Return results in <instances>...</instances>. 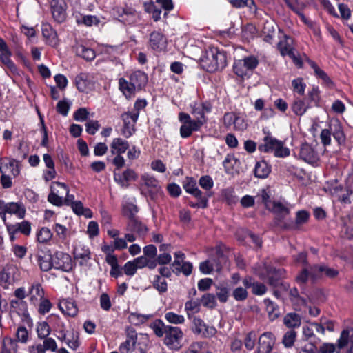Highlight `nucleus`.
<instances>
[{"mask_svg":"<svg viewBox=\"0 0 353 353\" xmlns=\"http://www.w3.org/2000/svg\"><path fill=\"white\" fill-rule=\"evenodd\" d=\"M200 64L204 70L213 72L226 65V57L216 48H209L201 56Z\"/></svg>","mask_w":353,"mask_h":353,"instance_id":"obj_1","label":"nucleus"},{"mask_svg":"<svg viewBox=\"0 0 353 353\" xmlns=\"http://www.w3.org/2000/svg\"><path fill=\"white\" fill-rule=\"evenodd\" d=\"M337 274L338 272L336 270L330 268L325 265H313L303 268V270L297 275L296 280L299 283L304 284L309 279L314 281L323 276L333 278Z\"/></svg>","mask_w":353,"mask_h":353,"instance_id":"obj_2","label":"nucleus"},{"mask_svg":"<svg viewBox=\"0 0 353 353\" xmlns=\"http://www.w3.org/2000/svg\"><path fill=\"white\" fill-rule=\"evenodd\" d=\"M179 120L182 123L180 128V135L183 138L189 137L192 132L199 130L201 127L206 122L203 113H201V117L192 119L188 114L180 112Z\"/></svg>","mask_w":353,"mask_h":353,"instance_id":"obj_3","label":"nucleus"},{"mask_svg":"<svg viewBox=\"0 0 353 353\" xmlns=\"http://www.w3.org/2000/svg\"><path fill=\"white\" fill-rule=\"evenodd\" d=\"M259 150L264 152H273L276 157L283 158L290 155V150L284 146V143L271 136L264 137L263 143L259 146Z\"/></svg>","mask_w":353,"mask_h":353,"instance_id":"obj_4","label":"nucleus"},{"mask_svg":"<svg viewBox=\"0 0 353 353\" xmlns=\"http://www.w3.org/2000/svg\"><path fill=\"white\" fill-rule=\"evenodd\" d=\"M350 343V332L344 330L341 332L336 343H324L319 347L320 353H341L347 348Z\"/></svg>","mask_w":353,"mask_h":353,"instance_id":"obj_5","label":"nucleus"},{"mask_svg":"<svg viewBox=\"0 0 353 353\" xmlns=\"http://www.w3.org/2000/svg\"><path fill=\"white\" fill-rule=\"evenodd\" d=\"M259 63L258 59L254 56H248L242 59L235 61L233 68L235 74L241 77H248Z\"/></svg>","mask_w":353,"mask_h":353,"instance_id":"obj_6","label":"nucleus"},{"mask_svg":"<svg viewBox=\"0 0 353 353\" xmlns=\"http://www.w3.org/2000/svg\"><path fill=\"white\" fill-rule=\"evenodd\" d=\"M183 337V333L179 327L168 325L165 327L163 343L170 350H179L182 347Z\"/></svg>","mask_w":353,"mask_h":353,"instance_id":"obj_7","label":"nucleus"},{"mask_svg":"<svg viewBox=\"0 0 353 353\" xmlns=\"http://www.w3.org/2000/svg\"><path fill=\"white\" fill-rule=\"evenodd\" d=\"M225 261L224 255L217 250L214 257H211L200 263L199 270L205 274H209L213 271L219 272L221 270L222 264Z\"/></svg>","mask_w":353,"mask_h":353,"instance_id":"obj_8","label":"nucleus"},{"mask_svg":"<svg viewBox=\"0 0 353 353\" xmlns=\"http://www.w3.org/2000/svg\"><path fill=\"white\" fill-rule=\"evenodd\" d=\"M278 48L282 56L287 55L290 57L296 65L299 67L302 66L301 60L295 54L294 48L293 47V40L291 37L284 35L283 39L278 43Z\"/></svg>","mask_w":353,"mask_h":353,"instance_id":"obj_9","label":"nucleus"},{"mask_svg":"<svg viewBox=\"0 0 353 353\" xmlns=\"http://www.w3.org/2000/svg\"><path fill=\"white\" fill-rule=\"evenodd\" d=\"M74 265L72 257L67 253L57 252L53 255V268L63 272H70Z\"/></svg>","mask_w":353,"mask_h":353,"instance_id":"obj_10","label":"nucleus"},{"mask_svg":"<svg viewBox=\"0 0 353 353\" xmlns=\"http://www.w3.org/2000/svg\"><path fill=\"white\" fill-rule=\"evenodd\" d=\"M0 210L3 213L15 215L19 219H23L26 214V208L20 202L0 201Z\"/></svg>","mask_w":353,"mask_h":353,"instance_id":"obj_11","label":"nucleus"},{"mask_svg":"<svg viewBox=\"0 0 353 353\" xmlns=\"http://www.w3.org/2000/svg\"><path fill=\"white\" fill-rule=\"evenodd\" d=\"M223 121L227 126H233L236 130H244L248 125L243 116L234 112L226 113L224 115Z\"/></svg>","mask_w":353,"mask_h":353,"instance_id":"obj_12","label":"nucleus"},{"mask_svg":"<svg viewBox=\"0 0 353 353\" xmlns=\"http://www.w3.org/2000/svg\"><path fill=\"white\" fill-rule=\"evenodd\" d=\"M275 343V337L271 332H264L259 339L258 353H270Z\"/></svg>","mask_w":353,"mask_h":353,"instance_id":"obj_13","label":"nucleus"},{"mask_svg":"<svg viewBox=\"0 0 353 353\" xmlns=\"http://www.w3.org/2000/svg\"><path fill=\"white\" fill-rule=\"evenodd\" d=\"M0 172L3 174H11L12 176H16L19 173L18 163L11 158H0Z\"/></svg>","mask_w":353,"mask_h":353,"instance_id":"obj_14","label":"nucleus"},{"mask_svg":"<svg viewBox=\"0 0 353 353\" xmlns=\"http://www.w3.org/2000/svg\"><path fill=\"white\" fill-rule=\"evenodd\" d=\"M50 5L52 17L54 19V20L59 23L64 21L66 18V4L65 1L52 0Z\"/></svg>","mask_w":353,"mask_h":353,"instance_id":"obj_15","label":"nucleus"},{"mask_svg":"<svg viewBox=\"0 0 353 353\" xmlns=\"http://www.w3.org/2000/svg\"><path fill=\"white\" fill-rule=\"evenodd\" d=\"M300 157L308 163H314L317 162L319 155L315 147L307 143L302 144L300 153Z\"/></svg>","mask_w":353,"mask_h":353,"instance_id":"obj_16","label":"nucleus"},{"mask_svg":"<svg viewBox=\"0 0 353 353\" xmlns=\"http://www.w3.org/2000/svg\"><path fill=\"white\" fill-rule=\"evenodd\" d=\"M193 325V332L203 337H210L216 334V330L214 327L207 325L199 318L194 319Z\"/></svg>","mask_w":353,"mask_h":353,"instance_id":"obj_17","label":"nucleus"},{"mask_svg":"<svg viewBox=\"0 0 353 353\" xmlns=\"http://www.w3.org/2000/svg\"><path fill=\"white\" fill-rule=\"evenodd\" d=\"M74 257L81 266H87L91 259V253L88 247L79 244L74 248Z\"/></svg>","mask_w":353,"mask_h":353,"instance_id":"obj_18","label":"nucleus"},{"mask_svg":"<svg viewBox=\"0 0 353 353\" xmlns=\"http://www.w3.org/2000/svg\"><path fill=\"white\" fill-rule=\"evenodd\" d=\"M268 210L275 214L279 221L285 219L290 213V208L286 204L276 201H274L273 203H268Z\"/></svg>","mask_w":353,"mask_h":353,"instance_id":"obj_19","label":"nucleus"},{"mask_svg":"<svg viewBox=\"0 0 353 353\" xmlns=\"http://www.w3.org/2000/svg\"><path fill=\"white\" fill-rule=\"evenodd\" d=\"M17 272L18 270L16 266L7 265L0 272V281L7 284H11L18 279Z\"/></svg>","mask_w":353,"mask_h":353,"instance_id":"obj_20","label":"nucleus"},{"mask_svg":"<svg viewBox=\"0 0 353 353\" xmlns=\"http://www.w3.org/2000/svg\"><path fill=\"white\" fill-rule=\"evenodd\" d=\"M114 180L123 188H127L129 185L128 182L136 181L138 175L132 169H126L122 174L114 173Z\"/></svg>","mask_w":353,"mask_h":353,"instance_id":"obj_21","label":"nucleus"},{"mask_svg":"<svg viewBox=\"0 0 353 353\" xmlns=\"http://www.w3.org/2000/svg\"><path fill=\"white\" fill-rule=\"evenodd\" d=\"M59 339L72 350H76L79 345V334L72 330L61 332Z\"/></svg>","mask_w":353,"mask_h":353,"instance_id":"obj_22","label":"nucleus"},{"mask_svg":"<svg viewBox=\"0 0 353 353\" xmlns=\"http://www.w3.org/2000/svg\"><path fill=\"white\" fill-rule=\"evenodd\" d=\"M75 83L80 92H88L93 88L90 76L87 73H81L75 79Z\"/></svg>","mask_w":353,"mask_h":353,"instance_id":"obj_23","label":"nucleus"},{"mask_svg":"<svg viewBox=\"0 0 353 353\" xmlns=\"http://www.w3.org/2000/svg\"><path fill=\"white\" fill-rule=\"evenodd\" d=\"M329 130L332 134L339 144H342L345 141V136L341 122L338 119H332L330 121Z\"/></svg>","mask_w":353,"mask_h":353,"instance_id":"obj_24","label":"nucleus"},{"mask_svg":"<svg viewBox=\"0 0 353 353\" xmlns=\"http://www.w3.org/2000/svg\"><path fill=\"white\" fill-rule=\"evenodd\" d=\"M10 56L11 52L10 51L6 43L4 40L0 38V59L11 71L15 72L16 67L10 59Z\"/></svg>","mask_w":353,"mask_h":353,"instance_id":"obj_25","label":"nucleus"},{"mask_svg":"<svg viewBox=\"0 0 353 353\" xmlns=\"http://www.w3.org/2000/svg\"><path fill=\"white\" fill-rule=\"evenodd\" d=\"M28 296L31 304L37 305L43 298H44V292L39 283H34L29 289Z\"/></svg>","mask_w":353,"mask_h":353,"instance_id":"obj_26","label":"nucleus"},{"mask_svg":"<svg viewBox=\"0 0 353 353\" xmlns=\"http://www.w3.org/2000/svg\"><path fill=\"white\" fill-rule=\"evenodd\" d=\"M166 39L159 32H154L150 34V45L154 50H163L166 47Z\"/></svg>","mask_w":353,"mask_h":353,"instance_id":"obj_27","label":"nucleus"},{"mask_svg":"<svg viewBox=\"0 0 353 353\" xmlns=\"http://www.w3.org/2000/svg\"><path fill=\"white\" fill-rule=\"evenodd\" d=\"M60 310L66 315L74 316L78 312L75 303L71 299H63L59 303Z\"/></svg>","mask_w":353,"mask_h":353,"instance_id":"obj_28","label":"nucleus"},{"mask_svg":"<svg viewBox=\"0 0 353 353\" xmlns=\"http://www.w3.org/2000/svg\"><path fill=\"white\" fill-rule=\"evenodd\" d=\"M129 148V144L127 141L121 138H115L110 143V152L112 154H121Z\"/></svg>","mask_w":353,"mask_h":353,"instance_id":"obj_29","label":"nucleus"},{"mask_svg":"<svg viewBox=\"0 0 353 353\" xmlns=\"http://www.w3.org/2000/svg\"><path fill=\"white\" fill-rule=\"evenodd\" d=\"M38 263L43 271H48L53 268V255L48 252H41L38 255Z\"/></svg>","mask_w":353,"mask_h":353,"instance_id":"obj_30","label":"nucleus"},{"mask_svg":"<svg viewBox=\"0 0 353 353\" xmlns=\"http://www.w3.org/2000/svg\"><path fill=\"white\" fill-rule=\"evenodd\" d=\"M42 34L46 39V42L52 46H57L59 41L57 32L52 29L49 24H43L42 26Z\"/></svg>","mask_w":353,"mask_h":353,"instance_id":"obj_31","label":"nucleus"},{"mask_svg":"<svg viewBox=\"0 0 353 353\" xmlns=\"http://www.w3.org/2000/svg\"><path fill=\"white\" fill-rule=\"evenodd\" d=\"M130 81L134 87L138 90H140L145 85L148 81V77L145 73L138 71L131 74Z\"/></svg>","mask_w":353,"mask_h":353,"instance_id":"obj_32","label":"nucleus"},{"mask_svg":"<svg viewBox=\"0 0 353 353\" xmlns=\"http://www.w3.org/2000/svg\"><path fill=\"white\" fill-rule=\"evenodd\" d=\"M52 189L53 191H57L60 194H65V202L70 205H72V202H75L74 201V196L72 194H69V190L65 184L61 182H55L54 185L52 186Z\"/></svg>","mask_w":353,"mask_h":353,"instance_id":"obj_33","label":"nucleus"},{"mask_svg":"<svg viewBox=\"0 0 353 353\" xmlns=\"http://www.w3.org/2000/svg\"><path fill=\"white\" fill-rule=\"evenodd\" d=\"M18 345L14 339L5 337L1 341L0 353H17Z\"/></svg>","mask_w":353,"mask_h":353,"instance_id":"obj_34","label":"nucleus"},{"mask_svg":"<svg viewBox=\"0 0 353 353\" xmlns=\"http://www.w3.org/2000/svg\"><path fill=\"white\" fill-rule=\"evenodd\" d=\"M277 26L273 21H266L263 28L264 40L270 43L276 32Z\"/></svg>","mask_w":353,"mask_h":353,"instance_id":"obj_35","label":"nucleus"},{"mask_svg":"<svg viewBox=\"0 0 353 353\" xmlns=\"http://www.w3.org/2000/svg\"><path fill=\"white\" fill-rule=\"evenodd\" d=\"M128 230L135 232L139 236H143L147 232V228L136 219H132L128 224Z\"/></svg>","mask_w":353,"mask_h":353,"instance_id":"obj_36","label":"nucleus"},{"mask_svg":"<svg viewBox=\"0 0 353 353\" xmlns=\"http://www.w3.org/2000/svg\"><path fill=\"white\" fill-rule=\"evenodd\" d=\"M271 168L265 161H261L256 163L254 175L257 178H266L270 173Z\"/></svg>","mask_w":353,"mask_h":353,"instance_id":"obj_37","label":"nucleus"},{"mask_svg":"<svg viewBox=\"0 0 353 353\" xmlns=\"http://www.w3.org/2000/svg\"><path fill=\"white\" fill-rule=\"evenodd\" d=\"M119 88L123 94L126 97V98L132 97L134 95L136 91L138 90L131 83L130 81L128 82L123 78L119 79Z\"/></svg>","mask_w":353,"mask_h":353,"instance_id":"obj_38","label":"nucleus"},{"mask_svg":"<svg viewBox=\"0 0 353 353\" xmlns=\"http://www.w3.org/2000/svg\"><path fill=\"white\" fill-rule=\"evenodd\" d=\"M141 179L143 181V185L150 188L151 191L158 192L160 190L159 182L154 176L145 173L141 175Z\"/></svg>","mask_w":353,"mask_h":353,"instance_id":"obj_39","label":"nucleus"},{"mask_svg":"<svg viewBox=\"0 0 353 353\" xmlns=\"http://www.w3.org/2000/svg\"><path fill=\"white\" fill-rule=\"evenodd\" d=\"M310 65L314 70L315 75L317 77L320 78L327 87L332 88L333 86V82L328 77V75L323 70H321L314 62L310 61Z\"/></svg>","mask_w":353,"mask_h":353,"instance_id":"obj_40","label":"nucleus"},{"mask_svg":"<svg viewBox=\"0 0 353 353\" xmlns=\"http://www.w3.org/2000/svg\"><path fill=\"white\" fill-rule=\"evenodd\" d=\"M183 188L187 192L194 195L196 197L199 198L201 196L202 193L198 189L196 181L192 178H186L183 184Z\"/></svg>","mask_w":353,"mask_h":353,"instance_id":"obj_41","label":"nucleus"},{"mask_svg":"<svg viewBox=\"0 0 353 353\" xmlns=\"http://www.w3.org/2000/svg\"><path fill=\"white\" fill-rule=\"evenodd\" d=\"M76 54L88 61H92L96 57L94 50L81 45L77 46Z\"/></svg>","mask_w":353,"mask_h":353,"instance_id":"obj_42","label":"nucleus"},{"mask_svg":"<svg viewBox=\"0 0 353 353\" xmlns=\"http://www.w3.org/2000/svg\"><path fill=\"white\" fill-rule=\"evenodd\" d=\"M301 322V317L296 313L287 314L283 319L284 324L290 328L299 327Z\"/></svg>","mask_w":353,"mask_h":353,"instance_id":"obj_43","label":"nucleus"},{"mask_svg":"<svg viewBox=\"0 0 353 353\" xmlns=\"http://www.w3.org/2000/svg\"><path fill=\"white\" fill-rule=\"evenodd\" d=\"M71 208L77 215H83L86 218H91L92 213L88 208H84L81 201L72 202Z\"/></svg>","mask_w":353,"mask_h":353,"instance_id":"obj_44","label":"nucleus"},{"mask_svg":"<svg viewBox=\"0 0 353 353\" xmlns=\"http://www.w3.org/2000/svg\"><path fill=\"white\" fill-rule=\"evenodd\" d=\"M309 106L305 104L304 101L297 99H295L292 105V110L294 113L298 116L303 115Z\"/></svg>","mask_w":353,"mask_h":353,"instance_id":"obj_45","label":"nucleus"},{"mask_svg":"<svg viewBox=\"0 0 353 353\" xmlns=\"http://www.w3.org/2000/svg\"><path fill=\"white\" fill-rule=\"evenodd\" d=\"M136 336L134 334H132L128 336L125 342H123L119 347L121 353H130L134 347L136 343Z\"/></svg>","mask_w":353,"mask_h":353,"instance_id":"obj_46","label":"nucleus"},{"mask_svg":"<svg viewBox=\"0 0 353 353\" xmlns=\"http://www.w3.org/2000/svg\"><path fill=\"white\" fill-rule=\"evenodd\" d=\"M154 288L160 293H164L167 291L168 285L165 278L155 275L152 281Z\"/></svg>","mask_w":353,"mask_h":353,"instance_id":"obj_47","label":"nucleus"},{"mask_svg":"<svg viewBox=\"0 0 353 353\" xmlns=\"http://www.w3.org/2000/svg\"><path fill=\"white\" fill-rule=\"evenodd\" d=\"M264 303L266 306V310L268 313L269 318L271 320L276 319L279 314L276 305L270 299H265Z\"/></svg>","mask_w":353,"mask_h":353,"instance_id":"obj_48","label":"nucleus"},{"mask_svg":"<svg viewBox=\"0 0 353 353\" xmlns=\"http://www.w3.org/2000/svg\"><path fill=\"white\" fill-rule=\"evenodd\" d=\"M152 317L150 314H141L139 313H131L129 315L130 321L134 325H139L145 323Z\"/></svg>","mask_w":353,"mask_h":353,"instance_id":"obj_49","label":"nucleus"},{"mask_svg":"<svg viewBox=\"0 0 353 353\" xmlns=\"http://www.w3.org/2000/svg\"><path fill=\"white\" fill-rule=\"evenodd\" d=\"M37 333L41 339H46L50 334V327L46 321L40 322L37 326Z\"/></svg>","mask_w":353,"mask_h":353,"instance_id":"obj_50","label":"nucleus"},{"mask_svg":"<svg viewBox=\"0 0 353 353\" xmlns=\"http://www.w3.org/2000/svg\"><path fill=\"white\" fill-rule=\"evenodd\" d=\"M15 336L17 338V340H15L17 343L20 342L23 344H26L29 340V332L24 326H19L17 327Z\"/></svg>","mask_w":353,"mask_h":353,"instance_id":"obj_51","label":"nucleus"},{"mask_svg":"<svg viewBox=\"0 0 353 353\" xmlns=\"http://www.w3.org/2000/svg\"><path fill=\"white\" fill-rule=\"evenodd\" d=\"M167 326L161 320H157L150 325V327L158 337H162L163 334H165Z\"/></svg>","mask_w":353,"mask_h":353,"instance_id":"obj_52","label":"nucleus"},{"mask_svg":"<svg viewBox=\"0 0 353 353\" xmlns=\"http://www.w3.org/2000/svg\"><path fill=\"white\" fill-rule=\"evenodd\" d=\"M165 319L168 323L172 324H182L185 321V318L183 315L177 314L173 312L165 313Z\"/></svg>","mask_w":353,"mask_h":353,"instance_id":"obj_53","label":"nucleus"},{"mask_svg":"<svg viewBox=\"0 0 353 353\" xmlns=\"http://www.w3.org/2000/svg\"><path fill=\"white\" fill-rule=\"evenodd\" d=\"M232 295L236 301H243L248 298V292L245 288L239 286L234 289Z\"/></svg>","mask_w":353,"mask_h":353,"instance_id":"obj_54","label":"nucleus"},{"mask_svg":"<svg viewBox=\"0 0 353 353\" xmlns=\"http://www.w3.org/2000/svg\"><path fill=\"white\" fill-rule=\"evenodd\" d=\"M239 161L233 155H227L223 164L227 172H230L236 165H239Z\"/></svg>","mask_w":353,"mask_h":353,"instance_id":"obj_55","label":"nucleus"},{"mask_svg":"<svg viewBox=\"0 0 353 353\" xmlns=\"http://www.w3.org/2000/svg\"><path fill=\"white\" fill-rule=\"evenodd\" d=\"M201 304L208 308H213L216 306V298L212 294H205L200 300Z\"/></svg>","mask_w":353,"mask_h":353,"instance_id":"obj_56","label":"nucleus"},{"mask_svg":"<svg viewBox=\"0 0 353 353\" xmlns=\"http://www.w3.org/2000/svg\"><path fill=\"white\" fill-rule=\"evenodd\" d=\"M296 332L294 330L288 331L283 336L282 343L285 347H291L296 339Z\"/></svg>","mask_w":353,"mask_h":353,"instance_id":"obj_57","label":"nucleus"},{"mask_svg":"<svg viewBox=\"0 0 353 353\" xmlns=\"http://www.w3.org/2000/svg\"><path fill=\"white\" fill-rule=\"evenodd\" d=\"M52 234L48 228H42L37 233V240L40 243H47L51 239Z\"/></svg>","mask_w":353,"mask_h":353,"instance_id":"obj_58","label":"nucleus"},{"mask_svg":"<svg viewBox=\"0 0 353 353\" xmlns=\"http://www.w3.org/2000/svg\"><path fill=\"white\" fill-rule=\"evenodd\" d=\"M292 85L294 92H297L301 95L304 94L306 85L305 83H303V79L297 78L296 79H294L292 82Z\"/></svg>","mask_w":353,"mask_h":353,"instance_id":"obj_59","label":"nucleus"},{"mask_svg":"<svg viewBox=\"0 0 353 353\" xmlns=\"http://www.w3.org/2000/svg\"><path fill=\"white\" fill-rule=\"evenodd\" d=\"M123 214L131 220L135 219L134 216L137 212V208L133 203H127L123 205Z\"/></svg>","mask_w":353,"mask_h":353,"instance_id":"obj_60","label":"nucleus"},{"mask_svg":"<svg viewBox=\"0 0 353 353\" xmlns=\"http://www.w3.org/2000/svg\"><path fill=\"white\" fill-rule=\"evenodd\" d=\"M342 191L341 186L336 185L330 189V193L335 195L340 201L344 203L349 202V193L347 192L345 194L341 195L340 192Z\"/></svg>","mask_w":353,"mask_h":353,"instance_id":"obj_61","label":"nucleus"},{"mask_svg":"<svg viewBox=\"0 0 353 353\" xmlns=\"http://www.w3.org/2000/svg\"><path fill=\"white\" fill-rule=\"evenodd\" d=\"M174 260L172 263V266L173 267L174 270H176L178 268H179L181 265H183V263L185 262V256L182 252L178 251L174 254Z\"/></svg>","mask_w":353,"mask_h":353,"instance_id":"obj_62","label":"nucleus"},{"mask_svg":"<svg viewBox=\"0 0 353 353\" xmlns=\"http://www.w3.org/2000/svg\"><path fill=\"white\" fill-rule=\"evenodd\" d=\"M200 301L199 300H190L185 303V310L189 312L196 313L199 311Z\"/></svg>","mask_w":353,"mask_h":353,"instance_id":"obj_63","label":"nucleus"},{"mask_svg":"<svg viewBox=\"0 0 353 353\" xmlns=\"http://www.w3.org/2000/svg\"><path fill=\"white\" fill-rule=\"evenodd\" d=\"M37 305H39L38 312L41 314L48 312L52 307L50 301L46 298H43Z\"/></svg>","mask_w":353,"mask_h":353,"instance_id":"obj_64","label":"nucleus"}]
</instances>
